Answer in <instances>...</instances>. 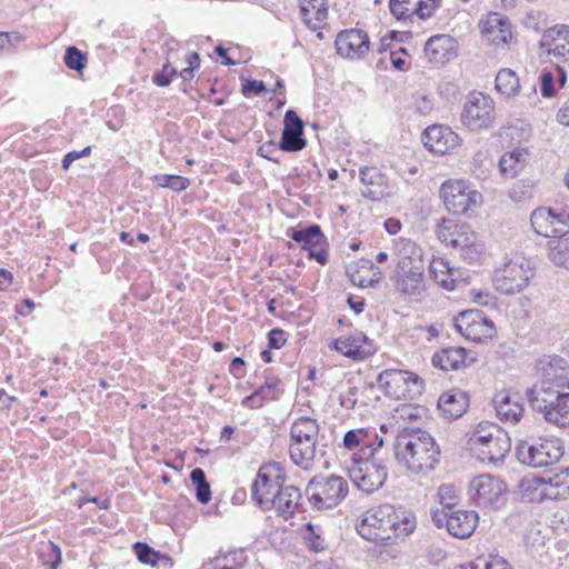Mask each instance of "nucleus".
Wrapping results in <instances>:
<instances>
[{"label": "nucleus", "mask_w": 569, "mask_h": 569, "mask_svg": "<svg viewBox=\"0 0 569 569\" xmlns=\"http://www.w3.org/2000/svg\"><path fill=\"white\" fill-rule=\"evenodd\" d=\"M284 473L280 463H269L258 471L251 486L257 503L266 510L274 509L284 519L293 516L301 493L298 487L284 483Z\"/></svg>", "instance_id": "obj_1"}, {"label": "nucleus", "mask_w": 569, "mask_h": 569, "mask_svg": "<svg viewBox=\"0 0 569 569\" xmlns=\"http://www.w3.org/2000/svg\"><path fill=\"white\" fill-rule=\"evenodd\" d=\"M392 449L397 463L413 475H426L439 462L438 445L429 432L421 429L400 430L395 437Z\"/></svg>", "instance_id": "obj_2"}, {"label": "nucleus", "mask_w": 569, "mask_h": 569, "mask_svg": "<svg viewBox=\"0 0 569 569\" xmlns=\"http://www.w3.org/2000/svg\"><path fill=\"white\" fill-rule=\"evenodd\" d=\"M416 528L412 512L396 509L391 505H380L367 510L357 525L359 535L369 541H386L405 538Z\"/></svg>", "instance_id": "obj_3"}, {"label": "nucleus", "mask_w": 569, "mask_h": 569, "mask_svg": "<svg viewBox=\"0 0 569 569\" xmlns=\"http://www.w3.org/2000/svg\"><path fill=\"white\" fill-rule=\"evenodd\" d=\"M438 239L457 250L467 263H478L485 258L486 249L482 238L467 223L458 224L443 219L437 228Z\"/></svg>", "instance_id": "obj_4"}, {"label": "nucleus", "mask_w": 569, "mask_h": 569, "mask_svg": "<svg viewBox=\"0 0 569 569\" xmlns=\"http://www.w3.org/2000/svg\"><path fill=\"white\" fill-rule=\"evenodd\" d=\"M468 447L481 462L497 465L502 462L510 451L511 441L499 426L481 422L470 435Z\"/></svg>", "instance_id": "obj_5"}, {"label": "nucleus", "mask_w": 569, "mask_h": 569, "mask_svg": "<svg viewBox=\"0 0 569 569\" xmlns=\"http://www.w3.org/2000/svg\"><path fill=\"white\" fill-rule=\"evenodd\" d=\"M527 396L532 409L541 412L546 421L569 427V390L532 387Z\"/></svg>", "instance_id": "obj_6"}, {"label": "nucleus", "mask_w": 569, "mask_h": 569, "mask_svg": "<svg viewBox=\"0 0 569 569\" xmlns=\"http://www.w3.org/2000/svg\"><path fill=\"white\" fill-rule=\"evenodd\" d=\"M378 388L395 400L412 401L422 395L423 380L411 371L387 369L377 378Z\"/></svg>", "instance_id": "obj_7"}, {"label": "nucleus", "mask_w": 569, "mask_h": 569, "mask_svg": "<svg viewBox=\"0 0 569 569\" xmlns=\"http://www.w3.org/2000/svg\"><path fill=\"white\" fill-rule=\"evenodd\" d=\"M535 270L531 262L522 257L515 256L508 259L495 272L493 286L505 295H513L522 291L533 277Z\"/></svg>", "instance_id": "obj_8"}, {"label": "nucleus", "mask_w": 569, "mask_h": 569, "mask_svg": "<svg viewBox=\"0 0 569 569\" xmlns=\"http://www.w3.org/2000/svg\"><path fill=\"white\" fill-rule=\"evenodd\" d=\"M440 198L446 209L453 214H465L482 202L481 193L463 179H449L440 187Z\"/></svg>", "instance_id": "obj_9"}, {"label": "nucleus", "mask_w": 569, "mask_h": 569, "mask_svg": "<svg viewBox=\"0 0 569 569\" xmlns=\"http://www.w3.org/2000/svg\"><path fill=\"white\" fill-rule=\"evenodd\" d=\"M348 472L351 481L361 491L371 493L382 487L388 477L387 466L375 457H351Z\"/></svg>", "instance_id": "obj_10"}, {"label": "nucleus", "mask_w": 569, "mask_h": 569, "mask_svg": "<svg viewBox=\"0 0 569 569\" xmlns=\"http://www.w3.org/2000/svg\"><path fill=\"white\" fill-rule=\"evenodd\" d=\"M307 492L315 508L331 509L346 498L348 483L339 476H317L309 482Z\"/></svg>", "instance_id": "obj_11"}, {"label": "nucleus", "mask_w": 569, "mask_h": 569, "mask_svg": "<svg viewBox=\"0 0 569 569\" xmlns=\"http://www.w3.org/2000/svg\"><path fill=\"white\" fill-rule=\"evenodd\" d=\"M563 456V446L558 438L538 439L532 443L521 441L517 457L521 463L540 468L557 462Z\"/></svg>", "instance_id": "obj_12"}, {"label": "nucleus", "mask_w": 569, "mask_h": 569, "mask_svg": "<svg viewBox=\"0 0 569 569\" xmlns=\"http://www.w3.org/2000/svg\"><path fill=\"white\" fill-rule=\"evenodd\" d=\"M461 122L470 131H480L495 121V102L481 92L468 94L461 112Z\"/></svg>", "instance_id": "obj_13"}, {"label": "nucleus", "mask_w": 569, "mask_h": 569, "mask_svg": "<svg viewBox=\"0 0 569 569\" xmlns=\"http://www.w3.org/2000/svg\"><path fill=\"white\" fill-rule=\"evenodd\" d=\"M506 485L490 475H480L469 483V496L479 507L499 509L505 503Z\"/></svg>", "instance_id": "obj_14"}, {"label": "nucleus", "mask_w": 569, "mask_h": 569, "mask_svg": "<svg viewBox=\"0 0 569 569\" xmlns=\"http://www.w3.org/2000/svg\"><path fill=\"white\" fill-rule=\"evenodd\" d=\"M541 47L546 50L553 66L569 71L568 24H556L547 29L542 34Z\"/></svg>", "instance_id": "obj_15"}, {"label": "nucleus", "mask_w": 569, "mask_h": 569, "mask_svg": "<svg viewBox=\"0 0 569 569\" xmlns=\"http://www.w3.org/2000/svg\"><path fill=\"white\" fill-rule=\"evenodd\" d=\"M531 226L537 234L546 238H558L569 232V213L558 212L551 208L541 207L532 211Z\"/></svg>", "instance_id": "obj_16"}, {"label": "nucleus", "mask_w": 569, "mask_h": 569, "mask_svg": "<svg viewBox=\"0 0 569 569\" xmlns=\"http://www.w3.org/2000/svg\"><path fill=\"white\" fill-rule=\"evenodd\" d=\"M455 327L467 339L481 342L493 337V322L479 310H466L455 319Z\"/></svg>", "instance_id": "obj_17"}, {"label": "nucleus", "mask_w": 569, "mask_h": 569, "mask_svg": "<svg viewBox=\"0 0 569 569\" xmlns=\"http://www.w3.org/2000/svg\"><path fill=\"white\" fill-rule=\"evenodd\" d=\"M532 488L537 500H557L569 496V468L558 472L532 479L528 482L527 489Z\"/></svg>", "instance_id": "obj_18"}, {"label": "nucleus", "mask_w": 569, "mask_h": 569, "mask_svg": "<svg viewBox=\"0 0 569 569\" xmlns=\"http://www.w3.org/2000/svg\"><path fill=\"white\" fill-rule=\"evenodd\" d=\"M385 445V439L375 429L357 428L347 431L342 439V446L347 450H357L351 457H375Z\"/></svg>", "instance_id": "obj_19"}, {"label": "nucleus", "mask_w": 569, "mask_h": 569, "mask_svg": "<svg viewBox=\"0 0 569 569\" xmlns=\"http://www.w3.org/2000/svg\"><path fill=\"white\" fill-rule=\"evenodd\" d=\"M478 513L473 510H453L445 512L443 516L437 511L433 515V520L438 527L446 526L448 532L459 539L470 537L478 525Z\"/></svg>", "instance_id": "obj_20"}, {"label": "nucleus", "mask_w": 569, "mask_h": 569, "mask_svg": "<svg viewBox=\"0 0 569 569\" xmlns=\"http://www.w3.org/2000/svg\"><path fill=\"white\" fill-rule=\"evenodd\" d=\"M441 0H389L391 14L403 23H412L415 19L430 18L440 6Z\"/></svg>", "instance_id": "obj_21"}, {"label": "nucleus", "mask_w": 569, "mask_h": 569, "mask_svg": "<svg viewBox=\"0 0 569 569\" xmlns=\"http://www.w3.org/2000/svg\"><path fill=\"white\" fill-rule=\"evenodd\" d=\"M537 370L540 376V382L533 387L569 390V368L563 358L557 356L545 357L538 361Z\"/></svg>", "instance_id": "obj_22"}, {"label": "nucleus", "mask_w": 569, "mask_h": 569, "mask_svg": "<svg viewBox=\"0 0 569 569\" xmlns=\"http://www.w3.org/2000/svg\"><path fill=\"white\" fill-rule=\"evenodd\" d=\"M482 38L489 44L505 47L513 40L510 20L498 12H490L479 23Z\"/></svg>", "instance_id": "obj_23"}, {"label": "nucleus", "mask_w": 569, "mask_h": 569, "mask_svg": "<svg viewBox=\"0 0 569 569\" xmlns=\"http://www.w3.org/2000/svg\"><path fill=\"white\" fill-rule=\"evenodd\" d=\"M423 263L405 264L397 262L391 276L396 290L407 296H419L423 290Z\"/></svg>", "instance_id": "obj_24"}, {"label": "nucleus", "mask_w": 569, "mask_h": 569, "mask_svg": "<svg viewBox=\"0 0 569 569\" xmlns=\"http://www.w3.org/2000/svg\"><path fill=\"white\" fill-rule=\"evenodd\" d=\"M330 347L352 360H363L376 351L369 338L359 330H355L348 336L337 338L332 341Z\"/></svg>", "instance_id": "obj_25"}, {"label": "nucleus", "mask_w": 569, "mask_h": 569, "mask_svg": "<svg viewBox=\"0 0 569 569\" xmlns=\"http://www.w3.org/2000/svg\"><path fill=\"white\" fill-rule=\"evenodd\" d=\"M291 239L301 243L308 256L320 264H326L328 256L326 252V239L318 224H310L306 228L295 229L290 234Z\"/></svg>", "instance_id": "obj_26"}, {"label": "nucleus", "mask_w": 569, "mask_h": 569, "mask_svg": "<svg viewBox=\"0 0 569 569\" xmlns=\"http://www.w3.org/2000/svg\"><path fill=\"white\" fill-rule=\"evenodd\" d=\"M337 53L347 59H361L369 49L368 34L359 29L343 30L338 33L335 42Z\"/></svg>", "instance_id": "obj_27"}, {"label": "nucleus", "mask_w": 569, "mask_h": 569, "mask_svg": "<svg viewBox=\"0 0 569 569\" xmlns=\"http://www.w3.org/2000/svg\"><path fill=\"white\" fill-rule=\"evenodd\" d=\"M422 141L425 147L431 152L446 154L457 148L461 139L451 128L433 124L425 130Z\"/></svg>", "instance_id": "obj_28"}, {"label": "nucleus", "mask_w": 569, "mask_h": 569, "mask_svg": "<svg viewBox=\"0 0 569 569\" xmlns=\"http://www.w3.org/2000/svg\"><path fill=\"white\" fill-rule=\"evenodd\" d=\"M361 194L372 201H380L389 196L388 178L377 167H363L359 171Z\"/></svg>", "instance_id": "obj_29"}, {"label": "nucleus", "mask_w": 569, "mask_h": 569, "mask_svg": "<svg viewBox=\"0 0 569 569\" xmlns=\"http://www.w3.org/2000/svg\"><path fill=\"white\" fill-rule=\"evenodd\" d=\"M306 147L303 121L293 110H288L283 119V130L279 148L282 151L296 152Z\"/></svg>", "instance_id": "obj_30"}, {"label": "nucleus", "mask_w": 569, "mask_h": 569, "mask_svg": "<svg viewBox=\"0 0 569 569\" xmlns=\"http://www.w3.org/2000/svg\"><path fill=\"white\" fill-rule=\"evenodd\" d=\"M492 402L497 417L505 423L516 425L523 416L522 400L517 393L502 390L496 393Z\"/></svg>", "instance_id": "obj_31"}, {"label": "nucleus", "mask_w": 569, "mask_h": 569, "mask_svg": "<svg viewBox=\"0 0 569 569\" xmlns=\"http://www.w3.org/2000/svg\"><path fill=\"white\" fill-rule=\"evenodd\" d=\"M425 54L430 62L445 63L457 56V42L448 34L433 36L425 44Z\"/></svg>", "instance_id": "obj_32"}, {"label": "nucleus", "mask_w": 569, "mask_h": 569, "mask_svg": "<svg viewBox=\"0 0 569 569\" xmlns=\"http://www.w3.org/2000/svg\"><path fill=\"white\" fill-rule=\"evenodd\" d=\"M347 273L355 286L360 288L375 287L381 279V271L371 260L360 259L349 264Z\"/></svg>", "instance_id": "obj_33"}, {"label": "nucleus", "mask_w": 569, "mask_h": 569, "mask_svg": "<svg viewBox=\"0 0 569 569\" xmlns=\"http://www.w3.org/2000/svg\"><path fill=\"white\" fill-rule=\"evenodd\" d=\"M430 277L446 290H453L460 272L441 257H433L429 263Z\"/></svg>", "instance_id": "obj_34"}, {"label": "nucleus", "mask_w": 569, "mask_h": 569, "mask_svg": "<svg viewBox=\"0 0 569 569\" xmlns=\"http://www.w3.org/2000/svg\"><path fill=\"white\" fill-rule=\"evenodd\" d=\"M467 350L462 347H448L436 352L431 362L441 370H458L466 366Z\"/></svg>", "instance_id": "obj_35"}, {"label": "nucleus", "mask_w": 569, "mask_h": 569, "mask_svg": "<svg viewBox=\"0 0 569 569\" xmlns=\"http://www.w3.org/2000/svg\"><path fill=\"white\" fill-rule=\"evenodd\" d=\"M300 13L306 26L312 31H318L327 19L328 9L326 1L300 0Z\"/></svg>", "instance_id": "obj_36"}, {"label": "nucleus", "mask_w": 569, "mask_h": 569, "mask_svg": "<svg viewBox=\"0 0 569 569\" xmlns=\"http://www.w3.org/2000/svg\"><path fill=\"white\" fill-rule=\"evenodd\" d=\"M569 77V71L561 67L553 69H542L539 76L540 92L543 98H552L556 96L558 89L562 88Z\"/></svg>", "instance_id": "obj_37"}, {"label": "nucleus", "mask_w": 569, "mask_h": 569, "mask_svg": "<svg viewBox=\"0 0 569 569\" xmlns=\"http://www.w3.org/2000/svg\"><path fill=\"white\" fill-rule=\"evenodd\" d=\"M468 407V398L465 392L451 390L441 395L438 401V408L447 419H457L461 417Z\"/></svg>", "instance_id": "obj_38"}, {"label": "nucleus", "mask_w": 569, "mask_h": 569, "mask_svg": "<svg viewBox=\"0 0 569 569\" xmlns=\"http://www.w3.org/2000/svg\"><path fill=\"white\" fill-rule=\"evenodd\" d=\"M529 160L527 148H515L503 153L499 161L500 172L506 178L517 177L526 167Z\"/></svg>", "instance_id": "obj_39"}, {"label": "nucleus", "mask_w": 569, "mask_h": 569, "mask_svg": "<svg viewBox=\"0 0 569 569\" xmlns=\"http://www.w3.org/2000/svg\"><path fill=\"white\" fill-rule=\"evenodd\" d=\"M291 438L289 448L291 460L305 470H308L316 457L317 440Z\"/></svg>", "instance_id": "obj_40"}, {"label": "nucleus", "mask_w": 569, "mask_h": 569, "mask_svg": "<svg viewBox=\"0 0 569 569\" xmlns=\"http://www.w3.org/2000/svg\"><path fill=\"white\" fill-rule=\"evenodd\" d=\"M392 252L397 257L398 262L405 264H421L422 250L413 241L406 238H397L392 241Z\"/></svg>", "instance_id": "obj_41"}, {"label": "nucleus", "mask_w": 569, "mask_h": 569, "mask_svg": "<svg viewBox=\"0 0 569 569\" xmlns=\"http://www.w3.org/2000/svg\"><path fill=\"white\" fill-rule=\"evenodd\" d=\"M548 258L556 267L569 271V232L548 242Z\"/></svg>", "instance_id": "obj_42"}, {"label": "nucleus", "mask_w": 569, "mask_h": 569, "mask_svg": "<svg viewBox=\"0 0 569 569\" xmlns=\"http://www.w3.org/2000/svg\"><path fill=\"white\" fill-rule=\"evenodd\" d=\"M280 381L276 378L267 380L256 392L246 397L242 405L246 407H261L264 400H273L282 392L279 388Z\"/></svg>", "instance_id": "obj_43"}, {"label": "nucleus", "mask_w": 569, "mask_h": 569, "mask_svg": "<svg viewBox=\"0 0 569 569\" xmlns=\"http://www.w3.org/2000/svg\"><path fill=\"white\" fill-rule=\"evenodd\" d=\"M496 89L507 98L517 96L520 83L516 72L511 69H501L496 77Z\"/></svg>", "instance_id": "obj_44"}, {"label": "nucleus", "mask_w": 569, "mask_h": 569, "mask_svg": "<svg viewBox=\"0 0 569 569\" xmlns=\"http://www.w3.org/2000/svg\"><path fill=\"white\" fill-rule=\"evenodd\" d=\"M291 438L317 440L319 426L316 420L301 417L297 419L291 427ZM309 443V441H307Z\"/></svg>", "instance_id": "obj_45"}, {"label": "nucleus", "mask_w": 569, "mask_h": 569, "mask_svg": "<svg viewBox=\"0 0 569 569\" xmlns=\"http://www.w3.org/2000/svg\"><path fill=\"white\" fill-rule=\"evenodd\" d=\"M303 539L306 541V545L310 551H313L315 553L322 552L327 549V543L323 537L321 536L320 531L316 529V527L308 522L305 525L302 529Z\"/></svg>", "instance_id": "obj_46"}, {"label": "nucleus", "mask_w": 569, "mask_h": 569, "mask_svg": "<svg viewBox=\"0 0 569 569\" xmlns=\"http://www.w3.org/2000/svg\"><path fill=\"white\" fill-rule=\"evenodd\" d=\"M437 499L442 506V511L439 515L443 516L445 512L453 511L452 508L458 503L459 497L455 486L445 483L438 488Z\"/></svg>", "instance_id": "obj_47"}, {"label": "nucleus", "mask_w": 569, "mask_h": 569, "mask_svg": "<svg viewBox=\"0 0 569 569\" xmlns=\"http://www.w3.org/2000/svg\"><path fill=\"white\" fill-rule=\"evenodd\" d=\"M63 60L71 70L81 71L84 68V56L76 47L67 48Z\"/></svg>", "instance_id": "obj_48"}, {"label": "nucleus", "mask_w": 569, "mask_h": 569, "mask_svg": "<svg viewBox=\"0 0 569 569\" xmlns=\"http://www.w3.org/2000/svg\"><path fill=\"white\" fill-rule=\"evenodd\" d=\"M472 569H511L509 563L499 556H490L488 559H477L471 562Z\"/></svg>", "instance_id": "obj_49"}, {"label": "nucleus", "mask_w": 569, "mask_h": 569, "mask_svg": "<svg viewBox=\"0 0 569 569\" xmlns=\"http://www.w3.org/2000/svg\"><path fill=\"white\" fill-rule=\"evenodd\" d=\"M133 549H134V552H136L139 561H141L142 563H147V565H156L157 559H158V553L152 548H150L147 543L137 542L133 546Z\"/></svg>", "instance_id": "obj_50"}, {"label": "nucleus", "mask_w": 569, "mask_h": 569, "mask_svg": "<svg viewBox=\"0 0 569 569\" xmlns=\"http://www.w3.org/2000/svg\"><path fill=\"white\" fill-rule=\"evenodd\" d=\"M470 297L472 301L478 306L491 308H495L497 306V299L489 290L472 289L470 291Z\"/></svg>", "instance_id": "obj_51"}, {"label": "nucleus", "mask_w": 569, "mask_h": 569, "mask_svg": "<svg viewBox=\"0 0 569 569\" xmlns=\"http://www.w3.org/2000/svg\"><path fill=\"white\" fill-rule=\"evenodd\" d=\"M177 69L170 67L169 63H166L162 69L156 72L152 77L153 83L159 87H167L171 83L172 78L177 74Z\"/></svg>", "instance_id": "obj_52"}, {"label": "nucleus", "mask_w": 569, "mask_h": 569, "mask_svg": "<svg viewBox=\"0 0 569 569\" xmlns=\"http://www.w3.org/2000/svg\"><path fill=\"white\" fill-rule=\"evenodd\" d=\"M263 91H266V86H264L263 81L246 80V82L242 83L243 94L254 93L256 96H259Z\"/></svg>", "instance_id": "obj_53"}, {"label": "nucleus", "mask_w": 569, "mask_h": 569, "mask_svg": "<svg viewBox=\"0 0 569 569\" xmlns=\"http://www.w3.org/2000/svg\"><path fill=\"white\" fill-rule=\"evenodd\" d=\"M286 342L284 332L280 329H273L268 335V345L272 349L281 348Z\"/></svg>", "instance_id": "obj_54"}, {"label": "nucleus", "mask_w": 569, "mask_h": 569, "mask_svg": "<svg viewBox=\"0 0 569 569\" xmlns=\"http://www.w3.org/2000/svg\"><path fill=\"white\" fill-rule=\"evenodd\" d=\"M277 151L276 143L272 140L267 141L258 149V154L270 161L278 162L279 160L273 157V152Z\"/></svg>", "instance_id": "obj_55"}, {"label": "nucleus", "mask_w": 569, "mask_h": 569, "mask_svg": "<svg viewBox=\"0 0 569 569\" xmlns=\"http://www.w3.org/2000/svg\"><path fill=\"white\" fill-rule=\"evenodd\" d=\"M189 186V179L181 176L171 174L169 189L179 192L186 190Z\"/></svg>", "instance_id": "obj_56"}, {"label": "nucleus", "mask_w": 569, "mask_h": 569, "mask_svg": "<svg viewBox=\"0 0 569 569\" xmlns=\"http://www.w3.org/2000/svg\"><path fill=\"white\" fill-rule=\"evenodd\" d=\"M196 497L201 503L209 502L211 499V490L209 483L196 487Z\"/></svg>", "instance_id": "obj_57"}, {"label": "nucleus", "mask_w": 569, "mask_h": 569, "mask_svg": "<svg viewBox=\"0 0 569 569\" xmlns=\"http://www.w3.org/2000/svg\"><path fill=\"white\" fill-rule=\"evenodd\" d=\"M557 120L561 124L569 127V98L563 102L562 107L559 109L557 113Z\"/></svg>", "instance_id": "obj_58"}, {"label": "nucleus", "mask_w": 569, "mask_h": 569, "mask_svg": "<svg viewBox=\"0 0 569 569\" xmlns=\"http://www.w3.org/2000/svg\"><path fill=\"white\" fill-rule=\"evenodd\" d=\"M190 479L196 487L208 483L204 471L200 468H196L191 471Z\"/></svg>", "instance_id": "obj_59"}, {"label": "nucleus", "mask_w": 569, "mask_h": 569, "mask_svg": "<svg viewBox=\"0 0 569 569\" xmlns=\"http://www.w3.org/2000/svg\"><path fill=\"white\" fill-rule=\"evenodd\" d=\"M12 273L6 269H0V291L7 290L12 283Z\"/></svg>", "instance_id": "obj_60"}, {"label": "nucleus", "mask_w": 569, "mask_h": 569, "mask_svg": "<svg viewBox=\"0 0 569 569\" xmlns=\"http://www.w3.org/2000/svg\"><path fill=\"white\" fill-rule=\"evenodd\" d=\"M385 228L388 233L396 234L401 229V222L396 218H389L385 221Z\"/></svg>", "instance_id": "obj_61"}, {"label": "nucleus", "mask_w": 569, "mask_h": 569, "mask_svg": "<svg viewBox=\"0 0 569 569\" xmlns=\"http://www.w3.org/2000/svg\"><path fill=\"white\" fill-rule=\"evenodd\" d=\"M214 51L219 57L224 59L222 62L223 64L233 66L236 63L234 60L227 56V50L222 46H217Z\"/></svg>", "instance_id": "obj_62"}, {"label": "nucleus", "mask_w": 569, "mask_h": 569, "mask_svg": "<svg viewBox=\"0 0 569 569\" xmlns=\"http://www.w3.org/2000/svg\"><path fill=\"white\" fill-rule=\"evenodd\" d=\"M171 174H156L153 181L161 188H169Z\"/></svg>", "instance_id": "obj_63"}, {"label": "nucleus", "mask_w": 569, "mask_h": 569, "mask_svg": "<svg viewBox=\"0 0 569 569\" xmlns=\"http://www.w3.org/2000/svg\"><path fill=\"white\" fill-rule=\"evenodd\" d=\"M91 153V147H86L84 149H82L81 151H71V152H68V156L73 160H78L82 157H88L89 154Z\"/></svg>", "instance_id": "obj_64"}]
</instances>
